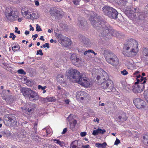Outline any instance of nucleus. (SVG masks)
<instances>
[{
	"mask_svg": "<svg viewBox=\"0 0 148 148\" xmlns=\"http://www.w3.org/2000/svg\"><path fill=\"white\" fill-rule=\"evenodd\" d=\"M89 20L93 27L99 30L100 36L109 38L112 36L118 37L120 35L107 23L101 20L100 17L98 16H91Z\"/></svg>",
	"mask_w": 148,
	"mask_h": 148,
	"instance_id": "1",
	"label": "nucleus"
},
{
	"mask_svg": "<svg viewBox=\"0 0 148 148\" xmlns=\"http://www.w3.org/2000/svg\"><path fill=\"white\" fill-rule=\"evenodd\" d=\"M138 51V43L133 39L128 40L124 45L122 53L125 56L132 57Z\"/></svg>",
	"mask_w": 148,
	"mask_h": 148,
	"instance_id": "2",
	"label": "nucleus"
},
{
	"mask_svg": "<svg viewBox=\"0 0 148 148\" xmlns=\"http://www.w3.org/2000/svg\"><path fill=\"white\" fill-rule=\"evenodd\" d=\"M103 55L106 61L108 63L114 67L116 66L119 64V60L117 57L110 50H104Z\"/></svg>",
	"mask_w": 148,
	"mask_h": 148,
	"instance_id": "3",
	"label": "nucleus"
},
{
	"mask_svg": "<svg viewBox=\"0 0 148 148\" xmlns=\"http://www.w3.org/2000/svg\"><path fill=\"white\" fill-rule=\"evenodd\" d=\"M68 75L70 79L74 82H77L78 84H82L81 81H79V77L81 74L80 72L76 69H69L68 70Z\"/></svg>",
	"mask_w": 148,
	"mask_h": 148,
	"instance_id": "4",
	"label": "nucleus"
},
{
	"mask_svg": "<svg viewBox=\"0 0 148 148\" xmlns=\"http://www.w3.org/2000/svg\"><path fill=\"white\" fill-rule=\"evenodd\" d=\"M103 11L104 14L110 18L115 19L117 18L118 12L113 8L106 6L103 7Z\"/></svg>",
	"mask_w": 148,
	"mask_h": 148,
	"instance_id": "5",
	"label": "nucleus"
},
{
	"mask_svg": "<svg viewBox=\"0 0 148 148\" xmlns=\"http://www.w3.org/2000/svg\"><path fill=\"white\" fill-rule=\"evenodd\" d=\"M101 86L105 92H109L112 90L113 88V83L111 80H107L101 82Z\"/></svg>",
	"mask_w": 148,
	"mask_h": 148,
	"instance_id": "6",
	"label": "nucleus"
},
{
	"mask_svg": "<svg viewBox=\"0 0 148 148\" xmlns=\"http://www.w3.org/2000/svg\"><path fill=\"white\" fill-rule=\"evenodd\" d=\"M50 13L51 16L55 19L60 18L64 14L63 12L59 8H51L50 11Z\"/></svg>",
	"mask_w": 148,
	"mask_h": 148,
	"instance_id": "7",
	"label": "nucleus"
},
{
	"mask_svg": "<svg viewBox=\"0 0 148 148\" xmlns=\"http://www.w3.org/2000/svg\"><path fill=\"white\" fill-rule=\"evenodd\" d=\"M78 26L81 29L85 30L87 28V23L86 20L82 17H79L77 23Z\"/></svg>",
	"mask_w": 148,
	"mask_h": 148,
	"instance_id": "8",
	"label": "nucleus"
},
{
	"mask_svg": "<svg viewBox=\"0 0 148 148\" xmlns=\"http://www.w3.org/2000/svg\"><path fill=\"white\" fill-rule=\"evenodd\" d=\"M133 102L135 106L138 109L144 108L146 106L145 102L140 98H136L133 100Z\"/></svg>",
	"mask_w": 148,
	"mask_h": 148,
	"instance_id": "9",
	"label": "nucleus"
},
{
	"mask_svg": "<svg viewBox=\"0 0 148 148\" xmlns=\"http://www.w3.org/2000/svg\"><path fill=\"white\" fill-rule=\"evenodd\" d=\"M75 116L72 114H70L67 118V121L69 122L70 128L72 130L74 128L77 123V121L75 119Z\"/></svg>",
	"mask_w": 148,
	"mask_h": 148,
	"instance_id": "10",
	"label": "nucleus"
},
{
	"mask_svg": "<svg viewBox=\"0 0 148 148\" xmlns=\"http://www.w3.org/2000/svg\"><path fill=\"white\" fill-rule=\"evenodd\" d=\"M6 12L7 14V15L9 17L12 16L14 20H16L15 18H16L18 16V12L17 11H14L11 8H8L6 9Z\"/></svg>",
	"mask_w": 148,
	"mask_h": 148,
	"instance_id": "11",
	"label": "nucleus"
},
{
	"mask_svg": "<svg viewBox=\"0 0 148 148\" xmlns=\"http://www.w3.org/2000/svg\"><path fill=\"white\" fill-rule=\"evenodd\" d=\"M4 121L9 122L11 123H14L16 122L15 116L14 114H8L4 116Z\"/></svg>",
	"mask_w": 148,
	"mask_h": 148,
	"instance_id": "12",
	"label": "nucleus"
},
{
	"mask_svg": "<svg viewBox=\"0 0 148 148\" xmlns=\"http://www.w3.org/2000/svg\"><path fill=\"white\" fill-rule=\"evenodd\" d=\"M144 87V84L140 83L138 85H134L133 86L132 91L135 93H140L143 90Z\"/></svg>",
	"mask_w": 148,
	"mask_h": 148,
	"instance_id": "13",
	"label": "nucleus"
},
{
	"mask_svg": "<svg viewBox=\"0 0 148 148\" xmlns=\"http://www.w3.org/2000/svg\"><path fill=\"white\" fill-rule=\"evenodd\" d=\"M31 93L28 98L30 100L34 101L38 100H42V98L39 97L38 93L32 90Z\"/></svg>",
	"mask_w": 148,
	"mask_h": 148,
	"instance_id": "14",
	"label": "nucleus"
},
{
	"mask_svg": "<svg viewBox=\"0 0 148 148\" xmlns=\"http://www.w3.org/2000/svg\"><path fill=\"white\" fill-rule=\"evenodd\" d=\"M97 79L101 83L103 81V80H108V76L106 72L103 71L102 72L101 75L97 76Z\"/></svg>",
	"mask_w": 148,
	"mask_h": 148,
	"instance_id": "15",
	"label": "nucleus"
},
{
	"mask_svg": "<svg viewBox=\"0 0 148 148\" xmlns=\"http://www.w3.org/2000/svg\"><path fill=\"white\" fill-rule=\"evenodd\" d=\"M70 59L72 63L74 65H77L80 63V59L76 56V54H72L70 58Z\"/></svg>",
	"mask_w": 148,
	"mask_h": 148,
	"instance_id": "16",
	"label": "nucleus"
},
{
	"mask_svg": "<svg viewBox=\"0 0 148 148\" xmlns=\"http://www.w3.org/2000/svg\"><path fill=\"white\" fill-rule=\"evenodd\" d=\"M32 90L27 88H23L21 90V92L25 98H29Z\"/></svg>",
	"mask_w": 148,
	"mask_h": 148,
	"instance_id": "17",
	"label": "nucleus"
},
{
	"mask_svg": "<svg viewBox=\"0 0 148 148\" xmlns=\"http://www.w3.org/2000/svg\"><path fill=\"white\" fill-rule=\"evenodd\" d=\"M79 79V81H81L82 84H79L83 86H86L88 84V78L86 77H84L83 75L81 74L79 77L78 78Z\"/></svg>",
	"mask_w": 148,
	"mask_h": 148,
	"instance_id": "18",
	"label": "nucleus"
},
{
	"mask_svg": "<svg viewBox=\"0 0 148 148\" xmlns=\"http://www.w3.org/2000/svg\"><path fill=\"white\" fill-rule=\"evenodd\" d=\"M87 96V94L84 91H80L78 92L77 93V97H78L82 100L86 98Z\"/></svg>",
	"mask_w": 148,
	"mask_h": 148,
	"instance_id": "19",
	"label": "nucleus"
},
{
	"mask_svg": "<svg viewBox=\"0 0 148 148\" xmlns=\"http://www.w3.org/2000/svg\"><path fill=\"white\" fill-rule=\"evenodd\" d=\"M61 44L65 47L69 46L71 45V41L68 38L64 37L62 41H61Z\"/></svg>",
	"mask_w": 148,
	"mask_h": 148,
	"instance_id": "20",
	"label": "nucleus"
},
{
	"mask_svg": "<svg viewBox=\"0 0 148 148\" xmlns=\"http://www.w3.org/2000/svg\"><path fill=\"white\" fill-rule=\"evenodd\" d=\"M127 118L126 114L122 112L118 116L119 121L120 122H123L126 121Z\"/></svg>",
	"mask_w": 148,
	"mask_h": 148,
	"instance_id": "21",
	"label": "nucleus"
},
{
	"mask_svg": "<svg viewBox=\"0 0 148 148\" xmlns=\"http://www.w3.org/2000/svg\"><path fill=\"white\" fill-rule=\"evenodd\" d=\"M80 38L81 42L87 46L90 45L91 43L89 39L83 36L81 37Z\"/></svg>",
	"mask_w": 148,
	"mask_h": 148,
	"instance_id": "22",
	"label": "nucleus"
},
{
	"mask_svg": "<svg viewBox=\"0 0 148 148\" xmlns=\"http://www.w3.org/2000/svg\"><path fill=\"white\" fill-rule=\"evenodd\" d=\"M106 132V131L105 129L102 130L101 129L98 128L97 130H94L92 134L95 136L99 134H103Z\"/></svg>",
	"mask_w": 148,
	"mask_h": 148,
	"instance_id": "23",
	"label": "nucleus"
},
{
	"mask_svg": "<svg viewBox=\"0 0 148 148\" xmlns=\"http://www.w3.org/2000/svg\"><path fill=\"white\" fill-rule=\"evenodd\" d=\"M21 13L26 18L28 19H30L31 18L30 16L31 15L32 12H30L29 10L24 11L22 10H21Z\"/></svg>",
	"mask_w": 148,
	"mask_h": 148,
	"instance_id": "24",
	"label": "nucleus"
},
{
	"mask_svg": "<svg viewBox=\"0 0 148 148\" xmlns=\"http://www.w3.org/2000/svg\"><path fill=\"white\" fill-rule=\"evenodd\" d=\"M26 106H27V110L29 112H30L33 110L34 108L35 107V105L32 103L27 104H26Z\"/></svg>",
	"mask_w": 148,
	"mask_h": 148,
	"instance_id": "25",
	"label": "nucleus"
},
{
	"mask_svg": "<svg viewBox=\"0 0 148 148\" xmlns=\"http://www.w3.org/2000/svg\"><path fill=\"white\" fill-rule=\"evenodd\" d=\"M139 8H138L137 7L136 8H132V9L129 11V13L130 14H133V16L134 17L136 15H135L134 13H138L139 11Z\"/></svg>",
	"mask_w": 148,
	"mask_h": 148,
	"instance_id": "26",
	"label": "nucleus"
},
{
	"mask_svg": "<svg viewBox=\"0 0 148 148\" xmlns=\"http://www.w3.org/2000/svg\"><path fill=\"white\" fill-rule=\"evenodd\" d=\"M137 77L138 79H139V81L140 83L144 84L146 83L147 79L145 77H144L139 75L137 76Z\"/></svg>",
	"mask_w": 148,
	"mask_h": 148,
	"instance_id": "27",
	"label": "nucleus"
},
{
	"mask_svg": "<svg viewBox=\"0 0 148 148\" xmlns=\"http://www.w3.org/2000/svg\"><path fill=\"white\" fill-rule=\"evenodd\" d=\"M5 100L8 103H12L14 100L13 96H7L5 99Z\"/></svg>",
	"mask_w": 148,
	"mask_h": 148,
	"instance_id": "28",
	"label": "nucleus"
},
{
	"mask_svg": "<svg viewBox=\"0 0 148 148\" xmlns=\"http://www.w3.org/2000/svg\"><path fill=\"white\" fill-rule=\"evenodd\" d=\"M143 141L144 143L148 145V133H146L144 134L143 137Z\"/></svg>",
	"mask_w": 148,
	"mask_h": 148,
	"instance_id": "29",
	"label": "nucleus"
},
{
	"mask_svg": "<svg viewBox=\"0 0 148 148\" xmlns=\"http://www.w3.org/2000/svg\"><path fill=\"white\" fill-rule=\"evenodd\" d=\"M107 146V144L106 143L104 142L101 144L99 143H97L95 144V146L97 147L101 148H105Z\"/></svg>",
	"mask_w": 148,
	"mask_h": 148,
	"instance_id": "30",
	"label": "nucleus"
},
{
	"mask_svg": "<svg viewBox=\"0 0 148 148\" xmlns=\"http://www.w3.org/2000/svg\"><path fill=\"white\" fill-rule=\"evenodd\" d=\"M42 100H46L48 102H54L56 100V99L52 97H47L45 98H42Z\"/></svg>",
	"mask_w": 148,
	"mask_h": 148,
	"instance_id": "31",
	"label": "nucleus"
},
{
	"mask_svg": "<svg viewBox=\"0 0 148 148\" xmlns=\"http://www.w3.org/2000/svg\"><path fill=\"white\" fill-rule=\"evenodd\" d=\"M26 133L25 130H22L20 132L19 137L21 138H25L26 137Z\"/></svg>",
	"mask_w": 148,
	"mask_h": 148,
	"instance_id": "32",
	"label": "nucleus"
},
{
	"mask_svg": "<svg viewBox=\"0 0 148 148\" xmlns=\"http://www.w3.org/2000/svg\"><path fill=\"white\" fill-rule=\"evenodd\" d=\"M77 143V140H75L70 145V148H80L78 147H77L75 144Z\"/></svg>",
	"mask_w": 148,
	"mask_h": 148,
	"instance_id": "33",
	"label": "nucleus"
},
{
	"mask_svg": "<svg viewBox=\"0 0 148 148\" xmlns=\"http://www.w3.org/2000/svg\"><path fill=\"white\" fill-rule=\"evenodd\" d=\"M60 26L64 29H67L69 28V26L67 24L65 23H62L60 24Z\"/></svg>",
	"mask_w": 148,
	"mask_h": 148,
	"instance_id": "34",
	"label": "nucleus"
},
{
	"mask_svg": "<svg viewBox=\"0 0 148 148\" xmlns=\"http://www.w3.org/2000/svg\"><path fill=\"white\" fill-rule=\"evenodd\" d=\"M143 53L145 56H148V49L143 48Z\"/></svg>",
	"mask_w": 148,
	"mask_h": 148,
	"instance_id": "35",
	"label": "nucleus"
},
{
	"mask_svg": "<svg viewBox=\"0 0 148 148\" xmlns=\"http://www.w3.org/2000/svg\"><path fill=\"white\" fill-rule=\"evenodd\" d=\"M127 0H118L119 4L122 5H125L127 2Z\"/></svg>",
	"mask_w": 148,
	"mask_h": 148,
	"instance_id": "36",
	"label": "nucleus"
},
{
	"mask_svg": "<svg viewBox=\"0 0 148 148\" xmlns=\"http://www.w3.org/2000/svg\"><path fill=\"white\" fill-rule=\"evenodd\" d=\"M64 77V76L62 74H60L58 75L57 77V79L58 80V81L59 82H60V78H61V81H62V79H63V78Z\"/></svg>",
	"mask_w": 148,
	"mask_h": 148,
	"instance_id": "37",
	"label": "nucleus"
},
{
	"mask_svg": "<svg viewBox=\"0 0 148 148\" xmlns=\"http://www.w3.org/2000/svg\"><path fill=\"white\" fill-rule=\"evenodd\" d=\"M31 15L30 16L31 18L30 19L35 18L36 19L37 18L38 16L36 15V14L35 13H34L32 12L31 13Z\"/></svg>",
	"mask_w": 148,
	"mask_h": 148,
	"instance_id": "38",
	"label": "nucleus"
},
{
	"mask_svg": "<svg viewBox=\"0 0 148 148\" xmlns=\"http://www.w3.org/2000/svg\"><path fill=\"white\" fill-rule=\"evenodd\" d=\"M138 14V18L139 19H143L144 18L145 15L142 13H139Z\"/></svg>",
	"mask_w": 148,
	"mask_h": 148,
	"instance_id": "39",
	"label": "nucleus"
},
{
	"mask_svg": "<svg viewBox=\"0 0 148 148\" xmlns=\"http://www.w3.org/2000/svg\"><path fill=\"white\" fill-rule=\"evenodd\" d=\"M80 1V0H73V2L75 5H78L79 4Z\"/></svg>",
	"mask_w": 148,
	"mask_h": 148,
	"instance_id": "40",
	"label": "nucleus"
},
{
	"mask_svg": "<svg viewBox=\"0 0 148 148\" xmlns=\"http://www.w3.org/2000/svg\"><path fill=\"white\" fill-rule=\"evenodd\" d=\"M18 73L21 74H23L25 75L26 74V72H25L22 69L18 70Z\"/></svg>",
	"mask_w": 148,
	"mask_h": 148,
	"instance_id": "41",
	"label": "nucleus"
},
{
	"mask_svg": "<svg viewBox=\"0 0 148 148\" xmlns=\"http://www.w3.org/2000/svg\"><path fill=\"white\" fill-rule=\"evenodd\" d=\"M57 37L59 39L62 41L63 39L64 38H63V36L60 34H58L57 35Z\"/></svg>",
	"mask_w": 148,
	"mask_h": 148,
	"instance_id": "42",
	"label": "nucleus"
},
{
	"mask_svg": "<svg viewBox=\"0 0 148 148\" xmlns=\"http://www.w3.org/2000/svg\"><path fill=\"white\" fill-rule=\"evenodd\" d=\"M10 38H12L13 40H14L15 38L16 37V36L14 35L13 33H11L10 34Z\"/></svg>",
	"mask_w": 148,
	"mask_h": 148,
	"instance_id": "43",
	"label": "nucleus"
},
{
	"mask_svg": "<svg viewBox=\"0 0 148 148\" xmlns=\"http://www.w3.org/2000/svg\"><path fill=\"white\" fill-rule=\"evenodd\" d=\"M47 88L46 86H44V87H42V86L40 85H38V88L39 89H41L42 90H44L45 89Z\"/></svg>",
	"mask_w": 148,
	"mask_h": 148,
	"instance_id": "44",
	"label": "nucleus"
},
{
	"mask_svg": "<svg viewBox=\"0 0 148 148\" xmlns=\"http://www.w3.org/2000/svg\"><path fill=\"white\" fill-rule=\"evenodd\" d=\"M121 73L124 75H126L128 74V72L126 70L124 69L123 71H121Z\"/></svg>",
	"mask_w": 148,
	"mask_h": 148,
	"instance_id": "45",
	"label": "nucleus"
},
{
	"mask_svg": "<svg viewBox=\"0 0 148 148\" xmlns=\"http://www.w3.org/2000/svg\"><path fill=\"white\" fill-rule=\"evenodd\" d=\"M37 55H40L41 56L43 55V53L42 52V51L41 49H40L39 50H38L37 51Z\"/></svg>",
	"mask_w": 148,
	"mask_h": 148,
	"instance_id": "46",
	"label": "nucleus"
},
{
	"mask_svg": "<svg viewBox=\"0 0 148 148\" xmlns=\"http://www.w3.org/2000/svg\"><path fill=\"white\" fill-rule=\"evenodd\" d=\"M36 26V31L38 32L41 31H42V29L40 27V26H39L38 24H37Z\"/></svg>",
	"mask_w": 148,
	"mask_h": 148,
	"instance_id": "47",
	"label": "nucleus"
},
{
	"mask_svg": "<svg viewBox=\"0 0 148 148\" xmlns=\"http://www.w3.org/2000/svg\"><path fill=\"white\" fill-rule=\"evenodd\" d=\"M130 87L129 86H127L125 87V89L127 91V92H129L130 90Z\"/></svg>",
	"mask_w": 148,
	"mask_h": 148,
	"instance_id": "48",
	"label": "nucleus"
},
{
	"mask_svg": "<svg viewBox=\"0 0 148 148\" xmlns=\"http://www.w3.org/2000/svg\"><path fill=\"white\" fill-rule=\"evenodd\" d=\"M120 140L118 138H116L115 141V142L114 145H118L119 143H120Z\"/></svg>",
	"mask_w": 148,
	"mask_h": 148,
	"instance_id": "49",
	"label": "nucleus"
},
{
	"mask_svg": "<svg viewBox=\"0 0 148 148\" xmlns=\"http://www.w3.org/2000/svg\"><path fill=\"white\" fill-rule=\"evenodd\" d=\"M43 47L44 48L47 47V48H49V44L48 43H46L44 45H43Z\"/></svg>",
	"mask_w": 148,
	"mask_h": 148,
	"instance_id": "50",
	"label": "nucleus"
},
{
	"mask_svg": "<svg viewBox=\"0 0 148 148\" xmlns=\"http://www.w3.org/2000/svg\"><path fill=\"white\" fill-rule=\"evenodd\" d=\"M59 92H61V93L62 95H66V91L64 89H61L60 91H59Z\"/></svg>",
	"mask_w": 148,
	"mask_h": 148,
	"instance_id": "51",
	"label": "nucleus"
},
{
	"mask_svg": "<svg viewBox=\"0 0 148 148\" xmlns=\"http://www.w3.org/2000/svg\"><path fill=\"white\" fill-rule=\"evenodd\" d=\"M61 147H63L64 145V143L63 142L61 141H60L59 142V143L58 144Z\"/></svg>",
	"mask_w": 148,
	"mask_h": 148,
	"instance_id": "52",
	"label": "nucleus"
},
{
	"mask_svg": "<svg viewBox=\"0 0 148 148\" xmlns=\"http://www.w3.org/2000/svg\"><path fill=\"white\" fill-rule=\"evenodd\" d=\"M18 47H19V45H17L14 46V47H12V50L14 51L15 52L16 51V50L15 49H14L18 48Z\"/></svg>",
	"mask_w": 148,
	"mask_h": 148,
	"instance_id": "53",
	"label": "nucleus"
},
{
	"mask_svg": "<svg viewBox=\"0 0 148 148\" xmlns=\"http://www.w3.org/2000/svg\"><path fill=\"white\" fill-rule=\"evenodd\" d=\"M86 135V133L85 132H81L80 133V135L82 137H84Z\"/></svg>",
	"mask_w": 148,
	"mask_h": 148,
	"instance_id": "54",
	"label": "nucleus"
},
{
	"mask_svg": "<svg viewBox=\"0 0 148 148\" xmlns=\"http://www.w3.org/2000/svg\"><path fill=\"white\" fill-rule=\"evenodd\" d=\"M52 140L54 142H55V143L57 144H58L59 143V142L60 141V140L56 139H53Z\"/></svg>",
	"mask_w": 148,
	"mask_h": 148,
	"instance_id": "55",
	"label": "nucleus"
},
{
	"mask_svg": "<svg viewBox=\"0 0 148 148\" xmlns=\"http://www.w3.org/2000/svg\"><path fill=\"white\" fill-rule=\"evenodd\" d=\"M90 49H88V50L87 51H85L84 52V55H86L87 54V53H90Z\"/></svg>",
	"mask_w": 148,
	"mask_h": 148,
	"instance_id": "56",
	"label": "nucleus"
},
{
	"mask_svg": "<svg viewBox=\"0 0 148 148\" xmlns=\"http://www.w3.org/2000/svg\"><path fill=\"white\" fill-rule=\"evenodd\" d=\"M89 145H83L82 146V148H89Z\"/></svg>",
	"mask_w": 148,
	"mask_h": 148,
	"instance_id": "57",
	"label": "nucleus"
},
{
	"mask_svg": "<svg viewBox=\"0 0 148 148\" xmlns=\"http://www.w3.org/2000/svg\"><path fill=\"white\" fill-rule=\"evenodd\" d=\"M90 53H93L95 56H96L97 55V53L95 52L92 50L90 49Z\"/></svg>",
	"mask_w": 148,
	"mask_h": 148,
	"instance_id": "58",
	"label": "nucleus"
},
{
	"mask_svg": "<svg viewBox=\"0 0 148 148\" xmlns=\"http://www.w3.org/2000/svg\"><path fill=\"white\" fill-rule=\"evenodd\" d=\"M67 130V129L66 128H65L63 130L62 132V134H64L66 132Z\"/></svg>",
	"mask_w": 148,
	"mask_h": 148,
	"instance_id": "59",
	"label": "nucleus"
},
{
	"mask_svg": "<svg viewBox=\"0 0 148 148\" xmlns=\"http://www.w3.org/2000/svg\"><path fill=\"white\" fill-rule=\"evenodd\" d=\"M137 81L135 83L134 85H137V84L138 85V84H139V83H140V82L139 81V79H138V78H137Z\"/></svg>",
	"mask_w": 148,
	"mask_h": 148,
	"instance_id": "60",
	"label": "nucleus"
},
{
	"mask_svg": "<svg viewBox=\"0 0 148 148\" xmlns=\"http://www.w3.org/2000/svg\"><path fill=\"white\" fill-rule=\"evenodd\" d=\"M145 59H146L145 64H146L148 65V56L146 57Z\"/></svg>",
	"mask_w": 148,
	"mask_h": 148,
	"instance_id": "61",
	"label": "nucleus"
},
{
	"mask_svg": "<svg viewBox=\"0 0 148 148\" xmlns=\"http://www.w3.org/2000/svg\"><path fill=\"white\" fill-rule=\"evenodd\" d=\"M93 121L95 122H97L98 123H99V119L98 118H97L96 119H94Z\"/></svg>",
	"mask_w": 148,
	"mask_h": 148,
	"instance_id": "62",
	"label": "nucleus"
},
{
	"mask_svg": "<svg viewBox=\"0 0 148 148\" xmlns=\"http://www.w3.org/2000/svg\"><path fill=\"white\" fill-rule=\"evenodd\" d=\"M35 4L37 6H38L39 5V2L38 1H36L35 2Z\"/></svg>",
	"mask_w": 148,
	"mask_h": 148,
	"instance_id": "63",
	"label": "nucleus"
},
{
	"mask_svg": "<svg viewBox=\"0 0 148 148\" xmlns=\"http://www.w3.org/2000/svg\"><path fill=\"white\" fill-rule=\"evenodd\" d=\"M40 39L41 40H42L43 41H44L45 39L44 38H43V36H41L40 37Z\"/></svg>",
	"mask_w": 148,
	"mask_h": 148,
	"instance_id": "64",
	"label": "nucleus"
}]
</instances>
